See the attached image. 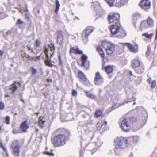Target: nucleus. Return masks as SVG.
Segmentation results:
<instances>
[{
  "mask_svg": "<svg viewBox=\"0 0 157 157\" xmlns=\"http://www.w3.org/2000/svg\"><path fill=\"white\" fill-rule=\"evenodd\" d=\"M138 16L139 17L140 16V14H136L134 15V17L136 16Z\"/></svg>",
  "mask_w": 157,
  "mask_h": 157,
  "instance_id": "nucleus-61",
  "label": "nucleus"
},
{
  "mask_svg": "<svg viewBox=\"0 0 157 157\" xmlns=\"http://www.w3.org/2000/svg\"><path fill=\"white\" fill-rule=\"evenodd\" d=\"M66 135H67L68 137L71 136L70 131L69 130L66 131L65 132Z\"/></svg>",
  "mask_w": 157,
  "mask_h": 157,
  "instance_id": "nucleus-51",
  "label": "nucleus"
},
{
  "mask_svg": "<svg viewBox=\"0 0 157 157\" xmlns=\"http://www.w3.org/2000/svg\"><path fill=\"white\" fill-rule=\"evenodd\" d=\"M23 23V22L22 21L21 19H18L17 20V24H21Z\"/></svg>",
  "mask_w": 157,
  "mask_h": 157,
  "instance_id": "nucleus-49",
  "label": "nucleus"
},
{
  "mask_svg": "<svg viewBox=\"0 0 157 157\" xmlns=\"http://www.w3.org/2000/svg\"><path fill=\"white\" fill-rule=\"evenodd\" d=\"M124 45L128 47L130 51L134 53L137 52V51L136 50L135 48L131 43H124Z\"/></svg>",
  "mask_w": 157,
  "mask_h": 157,
  "instance_id": "nucleus-13",
  "label": "nucleus"
},
{
  "mask_svg": "<svg viewBox=\"0 0 157 157\" xmlns=\"http://www.w3.org/2000/svg\"><path fill=\"white\" fill-rule=\"evenodd\" d=\"M104 79L100 75L99 72H97L96 73L95 76L94 78L95 84L97 85H98L103 82Z\"/></svg>",
  "mask_w": 157,
  "mask_h": 157,
  "instance_id": "nucleus-8",
  "label": "nucleus"
},
{
  "mask_svg": "<svg viewBox=\"0 0 157 157\" xmlns=\"http://www.w3.org/2000/svg\"><path fill=\"white\" fill-rule=\"evenodd\" d=\"M115 45L113 44H111L107 46L106 48V52L108 55L112 54L114 51Z\"/></svg>",
  "mask_w": 157,
  "mask_h": 157,
  "instance_id": "nucleus-11",
  "label": "nucleus"
},
{
  "mask_svg": "<svg viewBox=\"0 0 157 157\" xmlns=\"http://www.w3.org/2000/svg\"><path fill=\"white\" fill-rule=\"evenodd\" d=\"M44 118V117H42L40 116L39 117V120L38 121V124L41 127L43 128L44 126V123L45 122V120H43V119Z\"/></svg>",
  "mask_w": 157,
  "mask_h": 157,
  "instance_id": "nucleus-20",
  "label": "nucleus"
},
{
  "mask_svg": "<svg viewBox=\"0 0 157 157\" xmlns=\"http://www.w3.org/2000/svg\"><path fill=\"white\" fill-rule=\"evenodd\" d=\"M86 96L91 99H94L95 96L91 93L87 91H86Z\"/></svg>",
  "mask_w": 157,
  "mask_h": 157,
  "instance_id": "nucleus-32",
  "label": "nucleus"
},
{
  "mask_svg": "<svg viewBox=\"0 0 157 157\" xmlns=\"http://www.w3.org/2000/svg\"><path fill=\"white\" fill-rule=\"evenodd\" d=\"M131 65L133 68H136L140 65L139 61L137 59H135L132 60Z\"/></svg>",
  "mask_w": 157,
  "mask_h": 157,
  "instance_id": "nucleus-16",
  "label": "nucleus"
},
{
  "mask_svg": "<svg viewBox=\"0 0 157 157\" xmlns=\"http://www.w3.org/2000/svg\"><path fill=\"white\" fill-rule=\"evenodd\" d=\"M58 59L59 61V64L60 65H62V59L61 58L60 53L59 52V54L58 55Z\"/></svg>",
  "mask_w": 157,
  "mask_h": 157,
  "instance_id": "nucleus-39",
  "label": "nucleus"
},
{
  "mask_svg": "<svg viewBox=\"0 0 157 157\" xmlns=\"http://www.w3.org/2000/svg\"><path fill=\"white\" fill-rule=\"evenodd\" d=\"M43 95L46 98L48 95V94L46 93H44Z\"/></svg>",
  "mask_w": 157,
  "mask_h": 157,
  "instance_id": "nucleus-59",
  "label": "nucleus"
},
{
  "mask_svg": "<svg viewBox=\"0 0 157 157\" xmlns=\"http://www.w3.org/2000/svg\"><path fill=\"white\" fill-rule=\"evenodd\" d=\"M10 118L9 116H7L6 117L5 122L7 124H9L10 123Z\"/></svg>",
  "mask_w": 157,
  "mask_h": 157,
  "instance_id": "nucleus-41",
  "label": "nucleus"
},
{
  "mask_svg": "<svg viewBox=\"0 0 157 157\" xmlns=\"http://www.w3.org/2000/svg\"><path fill=\"white\" fill-rule=\"evenodd\" d=\"M105 1L110 6H113V3L115 0H105Z\"/></svg>",
  "mask_w": 157,
  "mask_h": 157,
  "instance_id": "nucleus-30",
  "label": "nucleus"
},
{
  "mask_svg": "<svg viewBox=\"0 0 157 157\" xmlns=\"http://www.w3.org/2000/svg\"><path fill=\"white\" fill-rule=\"evenodd\" d=\"M83 52L82 51L80 50L78 48L76 49L75 54H83Z\"/></svg>",
  "mask_w": 157,
  "mask_h": 157,
  "instance_id": "nucleus-37",
  "label": "nucleus"
},
{
  "mask_svg": "<svg viewBox=\"0 0 157 157\" xmlns=\"http://www.w3.org/2000/svg\"><path fill=\"white\" fill-rule=\"evenodd\" d=\"M0 147L1 148H2L5 151L6 154V155L7 156H8V153H7V150L5 148V147H4L1 141L0 140Z\"/></svg>",
  "mask_w": 157,
  "mask_h": 157,
  "instance_id": "nucleus-35",
  "label": "nucleus"
},
{
  "mask_svg": "<svg viewBox=\"0 0 157 157\" xmlns=\"http://www.w3.org/2000/svg\"><path fill=\"white\" fill-rule=\"evenodd\" d=\"M78 75L79 77L83 81H85L86 80V77L84 74L81 71H79L78 72Z\"/></svg>",
  "mask_w": 157,
  "mask_h": 157,
  "instance_id": "nucleus-21",
  "label": "nucleus"
},
{
  "mask_svg": "<svg viewBox=\"0 0 157 157\" xmlns=\"http://www.w3.org/2000/svg\"><path fill=\"white\" fill-rule=\"evenodd\" d=\"M16 82H15L13 84L10 85V90H11V93L13 94L17 90V86L15 84Z\"/></svg>",
  "mask_w": 157,
  "mask_h": 157,
  "instance_id": "nucleus-24",
  "label": "nucleus"
},
{
  "mask_svg": "<svg viewBox=\"0 0 157 157\" xmlns=\"http://www.w3.org/2000/svg\"><path fill=\"white\" fill-rule=\"evenodd\" d=\"M45 63L47 66L50 67H52L53 65L51 63L52 61L51 59L48 60H46L45 61Z\"/></svg>",
  "mask_w": 157,
  "mask_h": 157,
  "instance_id": "nucleus-29",
  "label": "nucleus"
},
{
  "mask_svg": "<svg viewBox=\"0 0 157 157\" xmlns=\"http://www.w3.org/2000/svg\"><path fill=\"white\" fill-rule=\"evenodd\" d=\"M156 84V82L155 80L153 81L151 83V88H154Z\"/></svg>",
  "mask_w": 157,
  "mask_h": 157,
  "instance_id": "nucleus-43",
  "label": "nucleus"
},
{
  "mask_svg": "<svg viewBox=\"0 0 157 157\" xmlns=\"http://www.w3.org/2000/svg\"><path fill=\"white\" fill-rule=\"evenodd\" d=\"M102 113V111L101 110H97L95 113L94 115L97 118H98L100 117Z\"/></svg>",
  "mask_w": 157,
  "mask_h": 157,
  "instance_id": "nucleus-25",
  "label": "nucleus"
},
{
  "mask_svg": "<svg viewBox=\"0 0 157 157\" xmlns=\"http://www.w3.org/2000/svg\"><path fill=\"white\" fill-rule=\"evenodd\" d=\"M44 52H45V54L46 58V60H48L49 59H51V58H50L48 54V50L47 48H46L44 50Z\"/></svg>",
  "mask_w": 157,
  "mask_h": 157,
  "instance_id": "nucleus-34",
  "label": "nucleus"
},
{
  "mask_svg": "<svg viewBox=\"0 0 157 157\" xmlns=\"http://www.w3.org/2000/svg\"><path fill=\"white\" fill-rule=\"evenodd\" d=\"M54 56V54L53 53H52L51 54V57L50 58H51L52 57H53Z\"/></svg>",
  "mask_w": 157,
  "mask_h": 157,
  "instance_id": "nucleus-64",
  "label": "nucleus"
},
{
  "mask_svg": "<svg viewBox=\"0 0 157 157\" xmlns=\"http://www.w3.org/2000/svg\"><path fill=\"white\" fill-rule=\"evenodd\" d=\"M9 96V95L8 94H5V97L6 98L8 97Z\"/></svg>",
  "mask_w": 157,
  "mask_h": 157,
  "instance_id": "nucleus-63",
  "label": "nucleus"
},
{
  "mask_svg": "<svg viewBox=\"0 0 157 157\" xmlns=\"http://www.w3.org/2000/svg\"><path fill=\"white\" fill-rule=\"evenodd\" d=\"M18 141L14 140L12 143L11 146L13 149V154L16 156H20V146L17 144Z\"/></svg>",
  "mask_w": 157,
  "mask_h": 157,
  "instance_id": "nucleus-5",
  "label": "nucleus"
},
{
  "mask_svg": "<svg viewBox=\"0 0 157 157\" xmlns=\"http://www.w3.org/2000/svg\"><path fill=\"white\" fill-rule=\"evenodd\" d=\"M35 44L36 46V47H39L40 45V41L37 39L36 40Z\"/></svg>",
  "mask_w": 157,
  "mask_h": 157,
  "instance_id": "nucleus-46",
  "label": "nucleus"
},
{
  "mask_svg": "<svg viewBox=\"0 0 157 157\" xmlns=\"http://www.w3.org/2000/svg\"><path fill=\"white\" fill-rule=\"evenodd\" d=\"M58 35H61L62 36H63L62 31L61 30H58L57 32Z\"/></svg>",
  "mask_w": 157,
  "mask_h": 157,
  "instance_id": "nucleus-52",
  "label": "nucleus"
},
{
  "mask_svg": "<svg viewBox=\"0 0 157 157\" xmlns=\"http://www.w3.org/2000/svg\"><path fill=\"white\" fill-rule=\"evenodd\" d=\"M105 71L107 73H109L112 72L113 70V67L112 66H107L105 67L104 68Z\"/></svg>",
  "mask_w": 157,
  "mask_h": 157,
  "instance_id": "nucleus-22",
  "label": "nucleus"
},
{
  "mask_svg": "<svg viewBox=\"0 0 157 157\" xmlns=\"http://www.w3.org/2000/svg\"><path fill=\"white\" fill-rule=\"evenodd\" d=\"M40 56H36L35 58L36 59L38 60H39L40 59Z\"/></svg>",
  "mask_w": 157,
  "mask_h": 157,
  "instance_id": "nucleus-57",
  "label": "nucleus"
},
{
  "mask_svg": "<svg viewBox=\"0 0 157 157\" xmlns=\"http://www.w3.org/2000/svg\"><path fill=\"white\" fill-rule=\"evenodd\" d=\"M140 26L145 28L148 27L147 25V21H142L141 23Z\"/></svg>",
  "mask_w": 157,
  "mask_h": 157,
  "instance_id": "nucleus-31",
  "label": "nucleus"
},
{
  "mask_svg": "<svg viewBox=\"0 0 157 157\" xmlns=\"http://www.w3.org/2000/svg\"><path fill=\"white\" fill-rule=\"evenodd\" d=\"M46 81H47L48 82H52V79H49V78H47L46 79Z\"/></svg>",
  "mask_w": 157,
  "mask_h": 157,
  "instance_id": "nucleus-56",
  "label": "nucleus"
},
{
  "mask_svg": "<svg viewBox=\"0 0 157 157\" xmlns=\"http://www.w3.org/2000/svg\"><path fill=\"white\" fill-rule=\"evenodd\" d=\"M120 18V15L118 13L110 14L108 16L109 23L112 25L118 24Z\"/></svg>",
  "mask_w": 157,
  "mask_h": 157,
  "instance_id": "nucleus-4",
  "label": "nucleus"
},
{
  "mask_svg": "<svg viewBox=\"0 0 157 157\" xmlns=\"http://www.w3.org/2000/svg\"><path fill=\"white\" fill-rule=\"evenodd\" d=\"M128 141L126 138L122 137H117L115 139L114 151L117 155H119L121 150L127 147L128 143Z\"/></svg>",
  "mask_w": 157,
  "mask_h": 157,
  "instance_id": "nucleus-1",
  "label": "nucleus"
},
{
  "mask_svg": "<svg viewBox=\"0 0 157 157\" xmlns=\"http://www.w3.org/2000/svg\"><path fill=\"white\" fill-rule=\"evenodd\" d=\"M88 58L87 56L85 54H82L81 57V61L82 62L81 66L82 67H84L85 63L87 61Z\"/></svg>",
  "mask_w": 157,
  "mask_h": 157,
  "instance_id": "nucleus-14",
  "label": "nucleus"
},
{
  "mask_svg": "<svg viewBox=\"0 0 157 157\" xmlns=\"http://www.w3.org/2000/svg\"><path fill=\"white\" fill-rule=\"evenodd\" d=\"M77 94V91L75 90H73L72 91V95L73 96H75Z\"/></svg>",
  "mask_w": 157,
  "mask_h": 157,
  "instance_id": "nucleus-47",
  "label": "nucleus"
},
{
  "mask_svg": "<svg viewBox=\"0 0 157 157\" xmlns=\"http://www.w3.org/2000/svg\"><path fill=\"white\" fill-rule=\"evenodd\" d=\"M12 132L13 134H16L20 133V132L18 129L14 128L13 129Z\"/></svg>",
  "mask_w": 157,
  "mask_h": 157,
  "instance_id": "nucleus-38",
  "label": "nucleus"
},
{
  "mask_svg": "<svg viewBox=\"0 0 157 157\" xmlns=\"http://www.w3.org/2000/svg\"><path fill=\"white\" fill-rule=\"evenodd\" d=\"M135 71L137 73L139 74H141L144 71V67L143 65H140L139 67H138L136 68Z\"/></svg>",
  "mask_w": 157,
  "mask_h": 157,
  "instance_id": "nucleus-15",
  "label": "nucleus"
},
{
  "mask_svg": "<svg viewBox=\"0 0 157 157\" xmlns=\"http://www.w3.org/2000/svg\"><path fill=\"white\" fill-rule=\"evenodd\" d=\"M3 53V51L0 50V56H2Z\"/></svg>",
  "mask_w": 157,
  "mask_h": 157,
  "instance_id": "nucleus-60",
  "label": "nucleus"
},
{
  "mask_svg": "<svg viewBox=\"0 0 157 157\" xmlns=\"http://www.w3.org/2000/svg\"><path fill=\"white\" fill-rule=\"evenodd\" d=\"M94 143L90 144H88L86 147L87 150L91 151L92 154H93L97 150L96 148H94Z\"/></svg>",
  "mask_w": 157,
  "mask_h": 157,
  "instance_id": "nucleus-12",
  "label": "nucleus"
},
{
  "mask_svg": "<svg viewBox=\"0 0 157 157\" xmlns=\"http://www.w3.org/2000/svg\"><path fill=\"white\" fill-rule=\"evenodd\" d=\"M147 52H146V54L147 56H148L149 55L151 52V49L150 48L149 46L147 47Z\"/></svg>",
  "mask_w": 157,
  "mask_h": 157,
  "instance_id": "nucleus-44",
  "label": "nucleus"
},
{
  "mask_svg": "<svg viewBox=\"0 0 157 157\" xmlns=\"http://www.w3.org/2000/svg\"><path fill=\"white\" fill-rule=\"evenodd\" d=\"M129 73L131 75H133V74L131 71H129Z\"/></svg>",
  "mask_w": 157,
  "mask_h": 157,
  "instance_id": "nucleus-62",
  "label": "nucleus"
},
{
  "mask_svg": "<svg viewBox=\"0 0 157 157\" xmlns=\"http://www.w3.org/2000/svg\"><path fill=\"white\" fill-rule=\"evenodd\" d=\"M27 48L28 50L29 51H31L32 50V48H31L30 46H27Z\"/></svg>",
  "mask_w": 157,
  "mask_h": 157,
  "instance_id": "nucleus-54",
  "label": "nucleus"
},
{
  "mask_svg": "<svg viewBox=\"0 0 157 157\" xmlns=\"http://www.w3.org/2000/svg\"><path fill=\"white\" fill-rule=\"evenodd\" d=\"M136 121V119L134 117L123 118L121 120L120 127L122 131L125 132H128L131 128L130 124Z\"/></svg>",
  "mask_w": 157,
  "mask_h": 157,
  "instance_id": "nucleus-2",
  "label": "nucleus"
},
{
  "mask_svg": "<svg viewBox=\"0 0 157 157\" xmlns=\"http://www.w3.org/2000/svg\"><path fill=\"white\" fill-rule=\"evenodd\" d=\"M29 128L27 121L25 120L22 123L20 126V128L23 132L24 133L27 132V129Z\"/></svg>",
  "mask_w": 157,
  "mask_h": 157,
  "instance_id": "nucleus-10",
  "label": "nucleus"
},
{
  "mask_svg": "<svg viewBox=\"0 0 157 157\" xmlns=\"http://www.w3.org/2000/svg\"><path fill=\"white\" fill-rule=\"evenodd\" d=\"M21 55L22 56L23 58L25 57L28 60L32 61L34 60L33 57L30 56L29 54H27L25 52H24V54L21 53Z\"/></svg>",
  "mask_w": 157,
  "mask_h": 157,
  "instance_id": "nucleus-19",
  "label": "nucleus"
},
{
  "mask_svg": "<svg viewBox=\"0 0 157 157\" xmlns=\"http://www.w3.org/2000/svg\"><path fill=\"white\" fill-rule=\"evenodd\" d=\"M63 36L61 35H58L57 36V42L60 44L61 45L63 42Z\"/></svg>",
  "mask_w": 157,
  "mask_h": 157,
  "instance_id": "nucleus-27",
  "label": "nucleus"
},
{
  "mask_svg": "<svg viewBox=\"0 0 157 157\" xmlns=\"http://www.w3.org/2000/svg\"><path fill=\"white\" fill-rule=\"evenodd\" d=\"M45 154H46L47 155H51L52 156H54V154L52 152H49L48 151H46L45 152Z\"/></svg>",
  "mask_w": 157,
  "mask_h": 157,
  "instance_id": "nucleus-45",
  "label": "nucleus"
},
{
  "mask_svg": "<svg viewBox=\"0 0 157 157\" xmlns=\"http://www.w3.org/2000/svg\"><path fill=\"white\" fill-rule=\"evenodd\" d=\"M66 136L61 134H58L55 136L52 143L56 146H60L65 144Z\"/></svg>",
  "mask_w": 157,
  "mask_h": 157,
  "instance_id": "nucleus-3",
  "label": "nucleus"
},
{
  "mask_svg": "<svg viewBox=\"0 0 157 157\" xmlns=\"http://www.w3.org/2000/svg\"><path fill=\"white\" fill-rule=\"evenodd\" d=\"M32 73L33 75H35L36 72V70L33 67H31Z\"/></svg>",
  "mask_w": 157,
  "mask_h": 157,
  "instance_id": "nucleus-42",
  "label": "nucleus"
},
{
  "mask_svg": "<svg viewBox=\"0 0 157 157\" xmlns=\"http://www.w3.org/2000/svg\"><path fill=\"white\" fill-rule=\"evenodd\" d=\"M151 78H149L147 80V82H148V84H150V82H151Z\"/></svg>",
  "mask_w": 157,
  "mask_h": 157,
  "instance_id": "nucleus-55",
  "label": "nucleus"
},
{
  "mask_svg": "<svg viewBox=\"0 0 157 157\" xmlns=\"http://www.w3.org/2000/svg\"><path fill=\"white\" fill-rule=\"evenodd\" d=\"M133 25L136 28V21H134L133 22Z\"/></svg>",
  "mask_w": 157,
  "mask_h": 157,
  "instance_id": "nucleus-58",
  "label": "nucleus"
},
{
  "mask_svg": "<svg viewBox=\"0 0 157 157\" xmlns=\"http://www.w3.org/2000/svg\"><path fill=\"white\" fill-rule=\"evenodd\" d=\"M128 0H120L122 6L126 5L128 3Z\"/></svg>",
  "mask_w": 157,
  "mask_h": 157,
  "instance_id": "nucleus-36",
  "label": "nucleus"
},
{
  "mask_svg": "<svg viewBox=\"0 0 157 157\" xmlns=\"http://www.w3.org/2000/svg\"><path fill=\"white\" fill-rule=\"evenodd\" d=\"M147 23L149 27H151L153 25V21L152 19L149 18L147 20Z\"/></svg>",
  "mask_w": 157,
  "mask_h": 157,
  "instance_id": "nucleus-26",
  "label": "nucleus"
},
{
  "mask_svg": "<svg viewBox=\"0 0 157 157\" xmlns=\"http://www.w3.org/2000/svg\"><path fill=\"white\" fill-rule=\"evenodd\" d=\"M0 33L3 35L6 38L7 37V36L5 35V34H4V32L2 31H0Z\"/></svg>",
  "mask_w": 157,
  "mask_h": 157,
  "instance_id": "nucleus-53",
  "label": "nucleus"
},
{
  "mask_svg": "<svg viewBox=\"0 0 157 157\" xmlns=\"http://www.w3.org/2000/svg\"><path fill=\"white\" fill-rule=\"evenodd\" d=\"M114 6L120 7L122 6L121 4V1L120 0H117L116 1V3L114 5Z\"/></svg>",
  "mask_w": 157,
  "mask_h": 157,
  "instance_id": "nucleus-33",
  "label": "nucleus"
},
{
  "mask_svg": "<svg viewBox=\"0 0 157 157\" xmlns=\"http://www.w3.org/2000/svg\"><path fill=\"white\" fill-rule=\"evenodd\" d=\"M55 3L56 4V7L55 10V12L57 14L58 13V11L59 10L60 4L58 0H56Z\"/></svg>",
  "mask_w": 157,
  "mask_h": 157,
  "instance_id": "nucleus-23",
  "label": "nucleus"
},
{
  "mask_svg": "<svg viewBox=\"0 0 157 157\" xmlns=\"http://www.w3.org/2000/svg\"><path fill=\"white\" fill-rule=\"evenodd\" d=\"M109 27L113 35H114L117 33H118V31L119 30V26L117 24L112 25L111 26H109Z\"/></svg>",
  "mask_w": 157,
  "mask_h": 157,
  "instance_id": "nucleus-9",
  "label": "nucleus"
},
{
  "mask_svg": "<svg viewBox=\"0 0 157 157\" xmlns=\"http://www.w3.org/2000/svg\"><path fill=\"white\" fill-rule=\"evenodd\" d=\"M93 31V29H90V27H88L82 33V39L85 44H86L88 41V36Z\"/></svg>",
  "mask_w": 157,
  "mask_h": 157,
  "instance_id": "nucleus-6",
  "label": "nucleus"
},
{
  "mask_svg": "<svg viewBox=\"0 0 157 157\" xmlns=\"http://www.w3.org/2000/svg\"><path fill=\"white\" fill-rule=\"evenodd\" d=\"M153 35V33H151L150 34H149L148 32L145 33H143L142 36H144L148 39H151V38L152 36Z\"/></svg>",
  "mask_w": 157,
  "mask_h": 157,
  "instance_id": "nucleus-28",
  "label": "nucleus"
},
{
  "mask_svg": "<svg viewBox=\"0 0 157 157\" xmlns=\"http://www.w3.org/2000/svg\"><path fill=\"white\" fill-rule=\"evenodd\" d=\"M76 49H75L74 47H72L71 48L70 50V53H75L76 52Z\"/></svg>",
  "mask_w": 157,
  "mask_h": 157,
  "instance_id": "nucleus-40",
  "label": "nucleus"
},
{
  "mask_svg": "<svg viewBox=\"0 0 157 157\" xmlns=\"http://www.w3.org/2000/svg\"><path fill=\"white\" fill-rule=\"evenodd\" d=\"M4 4L5 5V6H6V7L7 8V9H8L9 10V5H10V3H9V2H8V3H4Z\"/></svg>",
  "mask_w": 157,
  "mask_h": 157,
  "instance_id": "nucleus-50",
  "label": "nucleus"
},
{
  "mask_svg": "<svg viewBox=\"0 0 157 157\" xmlns=\"http://www.w3.org/2000/svg\"><path fill=\"white\" fill-rule=\"evenodd\" d=\"M96 49L101 57L104 58L105 57V53L102 48L100 46L96 48Z\"/></svg>",
  "mask_w": 157,
  "mask_h": 157,
  "instance_id": "nucleus-18",
  "label": "nucleus"
},
{
  "mask_svg": "<svg viewBox=\"0 0 157 157\" xmlns=\"http://www.w3.org/2000/svg\"><path fill=\"white\" fill-rule=\"evenodd\" d=\"M151 5V2L149 0H142L139 4V6L146 11L150 8Z\"/></svg>",
  "mask_w": 157,
  "mask_h": 157,
  "instance_id": "nucleus-7",
  "label": "nucleus"
},
{
  "mask_svg": "<svg viewBox=\"0 0 157 157\" xmlns=\"http://www.w3.org/2000/svg\"><path fill=\"white\" fill-rule=\"evenodd\" d=\"M4 107V103L2 102H0V109L2 110L3 109Z\"/></svg>",
  "mask_w": 157,
  "mask_h": 157,
  "instance_id": "nucleus-48",
  "label": "nucleus"
},
{
  "mask_svg": "<svg viewBox=\"0 0 157 157\" xmlns=\"http://www.w3.org/2000/svg\"><path fill=\"white\" fill-rule=\"evenodd\" d=\"M118 33L117 37L118 38H123L126 36V33L125 31L123 29L119 30L118 32Z\"/></svg>",
  "mask_w": 157,
  "mask_h": 157,
  "instance_id": "nucleus-17",
  "label": "nucleus"
}]
</instances>
